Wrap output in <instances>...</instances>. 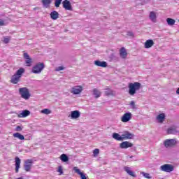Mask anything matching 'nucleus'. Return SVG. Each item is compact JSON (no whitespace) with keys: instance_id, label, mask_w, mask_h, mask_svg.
I'll use <instances>...</instances> for the list:
<instances>
[{"instance_id":"4be33fe9","label":"nucleus","mask_w":179,"mask_h":179,"mask_svg":"<svg viewBox=\"0 0 179 179\" xmlns=\"http://www.w3.org/2000/svg\"><path fill=\"white\" fill-rule=\"evenodd\" d=\"M30 115V111L28 110H24L22 113L18 115L19 118H24L26 117H29Z\"/></svg>"},{"instance_id":"0eeeda50","label":"nucleus","mask_w":179,"mask_h":179,"mask_svg":"<svg viewBox=\"0 0 179 179\" xmlns=\"http://www.w3.org/2000/svg\"><path fill=\"white\" fill-rule=\"evenodd\" d=\"M33 166V159H27L24 161V169L25 171L29 172Z\"/></svg>"},{"instance_id":"37998d69","label":"nucleus","mask_w":179,"mask_h":179,"mask_svg":"<svg viewBox=\"0 0 179 179\" xmlns=\"http://www.w3.org/2000/svg\"><path fill=\"white\" fill-rule=\"evenodd\" d=\"M0 26H5V22L2 20H0Z\"/></svg>"},{"instance_id":"ddd939ff","label":"nucleus","mask_w":179,"mask_h":179,"mask_svg":"<svg viewBox=\"0 0 179 179\" xmlns=\"http://www.w3.org/2000/svg\"><path fill=\"white\" fill-rule=\"evenodd\" d=\"M73 170H74L76 174H78V176H80L81 179H87V178L86 177V175L83 173V172H80V169H78V167L76 166L73 167Z\"/></svg>"},{"instance_id":"5701e85b","label":"nucleus","mask_w":179,"mask_h":179,"mask_svg":"<svg viewBox=\"0 0 179 179\" xmlns=\"http://www.w3.org/2000/svg\"><path fill=\"white\" fill-rule=\"evenodd\" d=\"M41 2L45 8H50V5L52 2V0H41Z\"/></svg>"},{"instance_id":"e433bc0d","label":"nucleus","mask_w":179,"mask_h":179,"mask_svg":"<svg viewBox=\"0 0 179 179\" xmlns=\"http://www.w3.org/2000/svg\"><path fill=\"white\" fill-rule=\"evenodd\" d=\"M57 171L59 173V176H62V174H64V169H62V166H59Z\"/></svg>"},{"instance_id":"f8f14e48","label":"nucleus","mask_w":179,"mask_h":179,"mask_svg":"<svg viewBox=\"0 0 179 179\" xmlns=\"http://www.w3.org/2000/svg\"><path fill=\"white\" fill-rule=\"evenodd\" d=\"M121 149H128V148H132L134 144L130 143L129 141H124L120 145Z\"/></svg>"},{"instance_id":"412c9836","label":"nucleus","mask_w":179,"mask_h":179,"mask_svg":"<svg viewBox=\"0 0 179 179\" xmlns=\"http://www.w3.org/2000/svg\"><path fill=\"white\" fill-rule=\"evenodd\" d=\"M50 17L52 20H57L59 17V13L57 11L53 10L50 13Z\"/></svg>"},{"instance_id":"4468645a","label":"nucleus","mask_w":179,"mask_h":179,"mask_svg":"<svg viewBox=\"0 0 179 179\" xmlns=\"http://www.w3.org/2000/svg\"><path fill=\"white\" fill-rule=\"evenodd\" d=\"M120 55L121 58L125 59L128 57V52H127V49L125 48H121L120 50Z\"/></svg>"},{"instance_id":"f257e3e1","label":"nucleus","mask_w":179,"mask_h":179,"mask_svg":"<svg viewBox=\"0 0 179 179\" xmlns=\"http://www.w3.org/2000/svg\"><path fill=\"white\" fill-rule=\"evenodd\" d=\"M23 73H24V69L23 68H20L15 73L11 76L10 80V83H13V85H17V83L20 82Z\"/></svg>"},{"instance_id":"58836bf2","label":"nucleus","mask_w":179,"mask_h":179,"mask_svg":"<svg viewBox=\"0 0 179 179\" xmlns=\"http://www.w3.org/2000/svg\"><path fill=\"white\" fill-rule=\"evenodd\" d=\"M99 153H100V150H99L98 148H96L93 151V155H94V157L97 156V155H99Z\"/></svg>"},{"instance_id":"bb28decb","label":"nucleus","mask_w":179,"mask_h":179,"mask_svg":"<svg viewBox=\"0 0 179 179\" xmlns=\"http://www.w3.org/2000/svg\"><path fill=\"white\" fill-rule=\"evenodd\" d=\"M13 137L17 138L20 141H24V136L20 134V133H14Z\"/></svg>"},{"instance_id":"20e7f679","label":"nucleus","mask_w":179,"mask_h":179,"mask_svg":"<svg viewBox=\"0 0 179 179\" xmlns=\"http://www.w3.org/2000/svg\"><path fill=\"white\" fill-rule=\"evenodd\" d=\"M44 68H45L44 63H37L32 68V73H41V71Z\"/></svg>"},{"instance_id":"f03ea898","label":"nucleus","mask_w":179,"mask_h":179,"mask_svg":"<svg viewBox=\"0 0 179 179\" xmlns=\"http://www.w3.org/2000/svg\"><path fill=\"white\" fill-rule=\"evenodd\" d=\"M142 85L139 82H134V83H129V94L130 96H135L136 94V92L141 90Z\"/></svg>"},{"instance_id":"7c9ffc66","label":"nucleus","mask_w":179,"mask_h":179,"mask_svg":"<svg viewBox=\"0 0 179 179\" xmlns=\"http://www.w3.org/2000/svg\"><path fill=\"white\" fill-rule=\"evenodd\" d=\"M141 174L145 177V178L151 179L152 176H150V174L145 172H141Z\"/></svg>"},{"instance_id":"423d86ee","label":"nucleus","mask_w":179,"mask_h":179,"mask_svg":"<svg viewBox=\"0 0 179 179\" xmlns=\"http://www.w3.org/2000/svg\"><path fill=\"white\" fill-rule=\"evenodd\" d=\"M165 148H173L175 145H177V140L175 138L167 139L164 142Z\"/></svg>"},{"instance_id":"a878e982","label":"nucleus","mask_w":179,"mask_h":179,"mask_svg":"<svg viewBox=\"0 0 179 179\" xmlns=\"http://www.w3.org/2000/svg\"><path fill=\"white\" fill-rule=\"evenodd\" d=\"M156 13L154 11H151L150 13V19L152 20V22H154V23H156Z\"/></svg>"},{"instance_id":"a18cd8bd","label":"nucleus","mask_w":179,"mask_h":179,"mask_svg":"<svg viewBox=\"0 0 179 179\" xmlns=\"http://www.w3.org/2000/svg\"><path fill=\"white\" fill-rule=\"evenodd\" d=\"M129 34L130 36H134V34H132V32H129Z\"/></svg>"},{"instance_id":"79ce46f5","label":"nucleus","mask_w":179,"mask_h":179,"mask_svg":"<svg viewBox=\"0 0 179 179\" xmlns=\"http://www.w3.org/2000/svg\"><path fill=\"white\" fill-rule=\"evenodd\" d=\"M15 130L18 132H20V131H22V127L20 126H17Z\"/></svg>"},{"instance_id":"c85d7f7f","label":"nucleus","mask_w":179,"mask_h":179,"mask_svg":"<svg viewBox=\"0 0 179 179\" xmlns=\"http://www.w3.org/2000/svg\"><path fill=\"white\" fill-rule=\"evenodd\" d=\"M60 160L64 163H66V162H69V157H68L66 154H62L60 156Z\"/></svg>"},{"instance_id":"9d476101","label":"nucleus","mask_w":179,"mask_h":179,"mask_svg":"<svg viewBox=\"0 0 179 179\" xmlns=\"http://www.w3.org/2000/svg\"><path fill=\"white\" fill-rule=\"evenodd\" d=\"M63 8L66 10H72V4L69 0H64L62 1Z\"/></svg>"},{"instance_id":"72a5a7b5","label":"nucleus","mask_w":179,"mask_h":179,"mask_svg":"<svg viewBox=\"0 0 179 179\" xmlns=\"http://www.w3.org/2000/svg\"><path fill=\"white\" fill-rule=\"evenodd\" d=\"M61 2H62V0H55V6L56 8H59V5H61Z\"/></svg>"},{"instance_id":"1a4fd4ad","label":"nucleus","mask_w":179,"mask_h":179,"mask_svg":"<svg viewBox=\"0 0 179 179\" xmlns=\"http://www.w3.org/2000/svg\"><path fill=\"white\" fill-rule=\"evenodd\" d=\"M132 118V113H126L123 115V117H121L122 122H128V121H131Z\"/></svg>"},{"instance_id":"ea45409f","label":"nucleus","mask_w":179,"mask_h":179,"mask_svg":"<svg viewBox=\"0 0 179 179\" xmlns=\"http://www.w3.org/2000/svg\"><path fill=\"white\" fill-rule=\"evenodd\" d=\"M56 71H57V72H59V71H64V66H60L57 67V68L56 69Z\"/></svg>"},{"instance_id":"cd10ccee","label":"nucleus","mask_w":179,"mask_h":179,"mask_svg":"<svg viewBox=\"0 0 179 179\" xmlns=\"http://www.w3.org/2000/svg\"><path fill=\"white\" fill-rule=\"evenodd\" d=\"M113 138L116 141H122V136H120L118 133H113Z\"/></svg>"},{"instance_id":"2eb2a0df","label":"nucleus","mask_w":179,"mask_h":179,"mask_svg":"<svg viewBox=\"0 0 179 179\" xmlns=\"http://www.w3.org/2000/svg\"><path fill=\"white\" fill-rule=\"evenodd\" d=\"M155 45V42L152 39L147 40L144 43L145 48H152Z\"/></svg>"},{"instance_id":"473e14b6","label":"nucleus","mask_w":179,"mask_h":179,"mask_svg":"<svg viewBox=\"0 0 179 179\" xmlns=\"http://www.w3.org/2000/svg\"><path fill=\"white\" fill-rule=\"evenodd\" d=\"M10 41V36L4 37V38L3 40V43H4V44H8V43H9Z\"/></svg>"},{"instance_id":"b1692460","label":"nucleus","mask_w":179,"mask_h":179,"mask_svg":"<svg viewBox=\"0 0 179 179\" xmlns=\"http://www.w3.org/2000/svg\"><path fill=\"white\" fill-rule=\"evenodd\" d=\"M164 118H166V115L164 113H160L157 116V120H158L159 122L162 123L163 121H164Z\"/></svg>"},{"instance_id":"aec40b11","label":"nucleus","mask_w":179,"mask_h":179,"mask_svg":"<svg viewBox=\"0 0 179 179\" xmlns=\"http://www.w3.org/2000/svg\"><path fill=\"white\" fill-rule=\"evenodd\" d=\"M124 171L129 174V176H131V177H136V175H135V173L132 171H131V168L128 166H124Z\"/></svg>"},{"instance_id":"f704fd0d","label":"nucleus","mask_w":179,"mask_h":179,"mask_svg":"<svg viewBox=\"0 0 179 179\" xmlns=\"http://www.w3.org/2000/svg\"><path fill=\"white\" fill-rule=\"evenodd\" d=\"M41 113L42 114H46V115H48V114H51V110H50V109H43L41 110Z\"/></svg>"},{"instance_id":"9b49d317","label":"nucleus","mask_w":179,"mask_h":179,"mask_svg":"<svg viewBox=\"0 0 179 179\" xmlns=\"http://www.w3.org/2000/svg\"><path fill=\"white\" fill-rule=\"evenodd\" d=\"M122 141L127 139H132V138H134V134L128 131H126L123 133V134H122Z\"/></svg>"},{"instance_id":"a19ab883","label":"nucleus","mask_w":179,"mask_h":179,"mask_svg":"<svg viewBox=\"0 0 179 179\" xmlns=\"http://www.w3.org/2000/svg\"><path fill=\"white\" fill-rule=\"evenodd\" d=\"M23 55H24V58H25V59H29V58H30V56L27 53H24Z\"/></svg>"},{"instance_id":"393cba45","label":"nucleus","mask_w":179,"mask_h":179,"mask_svg":"<svg viewBox=\"0 0 179 179\" xmlns=\"http://www.w3.org/2000/svg\"><path fill=\"white\" fill-rule=\"evenodd\" d=\"M93 94L95 96V99H99L101 96V92H100L99 90L94 88L93 90Z\"/></svg>"},{"instance_id":"6e6552de","label":"nucleus","mask_w":179,"mask_h":179,"mask_svg":"<svg viewBox=\"0 0 179 179\" xmlns=\"http://www.w3.org/2000/svg\"><path fill=\"white\" fill-rule=\"evenodd\" d=\"M82 92H83V87H82L81 85L73 87L71 89V93L73 94H80Z\"/></svg>"},{"instance_id":"c756f323","label":"nucleus","mask_w":179,"mask_h":179,"mask_svg":"<svg viewBox=\"0 0 179 179\" xmlns=\"http://www.w3.org/2000/svg\"><path fill=\"white\" fill-rule=\"evenodd\" d=\"M166 22L169 26H173L176 24V20L173 18H167Z\"/></svg>"},{"instance_id":"f3484780","label":"nucleus","mask_w":179,"mask_h":179,"mask_svg":"<svg viewBox=\"0 0 179 179\" xmlns=\"http://www.w3.org/2000/svg\"><path fill=\"white\" fill-rule=\"evenodd\" d=\"M94 65L96 66H101V68H107V62H101L100 60L94 61Z\"/></svg>"},{"instance_id":"2f4dec72","label":"nucleus","mask_w":179,"mask_h":179,"mask_svg":"<svg viewBox=\"0 0 179 179\" xmlns=\"http://www.w3.org/2000/svg\"><path fill=\"white\" fill-rule=\"evenodd\" d=\"M106 90H108V91L105 92L106 96H113V90H111L110 89H106Z\"/></svg>"},{"instance_id":"6ab92c4d","label":"nucleus","mask_w":179,"mask_h":179,"mask_svg":"<svg viewBox=\"0 0 179 179\" xmlns=\"http://www.w3.org/2000/svg\"><path fill=\"white\" fill-rule=\"evenodd\" d=\"M20 158L18 157H15V173H19V169H20Z\"/></svg>"},{"instance_id":"7ed1b4c3","label":"nucleus","mask_w":179,"mask_h":179,"mask_svg":"<svg viewBox=\"0 0 179 179\" xmlns=\"http://www.w3.org/2000/svg\"><path fill=\"white\" fill-rule=\"evenodd\" d=\"M19 92L22 99L24 100H29L30 99V96H31L30 94V91L27 89V87H21L19 89Z\"/></svg>"},{"instance_id":"c9c22d12","label":"nucleus","mask_w":179,"mask_h":179,"mask_svg":"<svg viewBox=\"0 0 179 179\" xmlns=\"http://www.w3.org/2000/svg\"><path fill=\"white\" fill-rule=\"evenodd\" d=\"M25 63L27 64V66H31V59L30 57L27 59Z\"/></svg>"},{"instance_id":"c03bdc74","label":"nucleus","mask_w":179,"mask_h":179,"mask_svg":"<svg viewBox=\"0 0 179 179\" xmlns=\"http://www.w3.org/2000/svg\"><path fill=\"white\" fill-rule=\"evenodd\" d=\"M176 94H179V87L177 89V90H176Z\"/></svg>"},{"instance_id":"a211bd4d","label":"nucleus","mask_w":179,"mask_h":179,"mask_svg":"<svg viewBox=\"0 0 179 179\" xmlns=\"http://www.w3.org/2000/svg\"><path fill=\"white\" fill-rule=\"evenodd\" d=\"M71 117L73 120H76L80 117V112H79V110L71 111Z\"/></svg>"},{"instance_id":"dca6fc26","label":"nucleus","mask_w":179,"mask_h":179,"mask_svg":"<svg viewBox=\"0 0 179 179\" xmlns=\"http://www.w3.org/2000/svg\"><path fill=\"white\" fill-rule=\"evenodd\" d=\"M167 133L169 135H176V134L178 133V130H177V127L175 126H173L168 129Z\"/></svg>"},{"instance_id":"39448f33","label":"nucleus","mask_w":179,"mask_h":179,"mask_svg":"<svg viewBox=\"0 0 179 179\" xmlns=\"http://www.w3.org/2000/svg\"><path fill=\"white\" fill-rule=\"evenodd\" d=\"M162 171H164L165 173H171V171H174V166L171 164H164L160 167Z\"/></svg>"},{"instance_id":"4c0bfd02","label":"nucleus","mask_w":179,"mask_h":179,"mask_svg":"<svg viewBox=\"0 0 179 179\" xmlns=\"http://www.w3.org/2000/svg\"><path fill=\"white\" fill-rule=\"evenodd\" d=\"M129 105L131 106L133 110H135V108H136V106L135 105V101H131Z\"/></svg>"}]
</instances>
